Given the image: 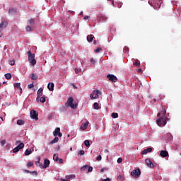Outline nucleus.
<instances>
[{
  "label": "nucleus",
  "instance_id": "a18cd8bd",
  "mask_svg": "<svg viewBox=\"0 0 181 181\" xmlns=\"http://www.w3.org/2000/svg\"><path fill=\"white\" fill-rule=\"evenodd\" d=\"M101 50V48H97L95 49V53H100V51Z\"/></svg>",
  "mask_w": 181,
  "mask_h": 181
},
{
  "label": "nucleus",
  "instance_id": "f03ea898",
  "mask_svg": "<svg viewBox=\"0 0 181 181\" xmlns=\"http://www.w3.org/2000/svg\"><path fill=\"white\" fill-rule=\"evenodd\" d=\"M27 54L28 56V62L30 63L31 66H35L36 64V59H35V54H32V52L29 50L27 52Z\"/></svg>",
  "mask_w": 181,
  "mask_h": 181
},
{
  "label": "nucleus",
  "instance_id": "774afa93",
  "mask_svg": "<svg viewBox=\"0 0 181 181\" xmlns=\"http://www.w3.org/2000/svg\"><path fill=\"white\" fill-rule=\"evenodd\" d=\"M119 177L121 179V177H122V176L119 175Z\"/></svg>",
  "mask_w": 181,
  "mask_h": 181
},
{
  "label": "nucleus",
  "instance_id": "338daca9",
  "mask_svg": "<svg viewBox=\"0 0 181 181\" xmlns=\"http://www.w3.org/2000/svg\"><path fill=\"white\" fill-rule=\"evenodd\" d=\"M70 151H73V147H71V148H70Z\"/></svg>",
  "mask_w": 181,
  "mask_h": 181
},
{
  "label": "nucleus",
  "instance_id": "49530a36",
  "mask_svg": "<svg viewBox=\"0 0 181 181\" xmlns=\"http://www.w3.org/2000/svg\"><path fill=\"white\" fill-rule=\"evenodd\" d=\"M134 66H135L136 67H137V66H139V62H138V61H136V62L134 63Z\"/></svg>",
  "mask_w": 181,
  "mask_h": 181
},
{
  "label": "nucleus",
  "instance_id": "dca6fc26",
  "mask_svg": "<svg viewBox=\"0 0 181 181\" xmlns=\"http://www.w3.org/2000/svg\"><path fill=\"white\" fill-rule=\"evenodd\" d=\"M88 121H86L83 124L81 125V129H82V131H84L86 129H87V127H88Z\"/></svg>",
  "mask_w": 181,
  "mask_h": 181
},
{
  "label": "nucleus",
  "instance_id": "052dcab7",
  "mask_svg": "<svg viewBox=\"0 0 181 181\" xmlns=\"http://www.w3.org/2000/svg\"><path fill=\"white\" fill-rule=\"evenodd\" d=\"M36 101H37V103L38 101H40V98H39V96H37Z\"/></svg>",
  "mask_w": 181,
  "mask_h": 181
},
{
  "label": "nucleus",
  "instance_id": "c9c22d12",
  "mask_svg": "<svg viewBox=\"0 0 181 181\" xmlns=\"http://www.w3.org/2000/svg\"><path fill=\"white\" fill-rule=\"evenodd\" d=\"M28 22L30 25H33L35 23V20H33V18H30L28 20Z\"/></svg>",
  "mask_w": 181,
  "mask_h": 181
},
{
  "label": "nucleus",
  "instance_id": "f704fd0d",
  "mask_svg": "<svg viewBox=\"0 0 181 181\" xmlns=\"http://www.w3.org/2000/svg\"><path fill=\"white\" fill-rule=\"evenodd\" d=\"M166 136H168V139H173V136L170 133L167 134Z\"/></svg>",
  "mask_w": 181,
  "mask_h": 181
},
{
  "label": "nucleus",
  "instance_id": "aec40b11",
  "mask_svg": "<svg viewBox=\"0 0 181 181\" xmlns=\"http://www.w3.org/2000/svg\"><path fill=\"white\" fill-rule=\"evenodd\" d=\"M57 142H59V137L55 136V138L52 141H51L49 145H53V144H57Z\"/></svg>",
  "mask_w": 181,
  "mask_h": 181
},
{
  "label": "nucleus",
  "instance_id": "a19ab883",
  "mask_svg": "<svg viewBox=\"0 0 181 181\" xmlns=\"http://www.w3.org/2000/svg\"><path fill=\"white\" fill-rule=\"evenodd\" d=\"M35 87V85H33V83L29 84L28 86V88H33Z\"/></svg>",
  "mask_w": 181,
  "mask_h": 181
},
{
  "label": "nucleus",
  "instance_id": "39448f33",
  "mask_svg": "<svg viewBox=\"0 0 181 181\" xmlns=\"http://www.w3.org/2000/svg\"><path fill=\"white\" fill-rule=\"evenodd\" d=\"M131 175L133 176V177H139V176H141V170L139 168L134 170L132 171Z\"/></svg>",
  "mask_w": 181,
  "mask_h": 181
},
{
  "label": "nucleus",
  "instance_id": "f8f14e48",
  "mask_svg": "<svg viewBox=\"0 0 181 181\" xmlns=\"http://www.w3.org/2000/svg\"><path fill=\"white\" fill-rule=\"evenodd\" d=\"M165 115H166V110L163 107H162L161 112L158 113L157 117H163V118H165Z\"/></svg>",
  "mask_w": 181,
  "mask_h": 181
},
{
  "label": "nucleus",
  "instance_id": "393cba45",
  "mask_svg": "<svg viewBox=\"0 0 181 181\" xmlns=\"http://www.w3.org/2000/svg\"><path fill=\"white\" fill-rule=\"evenodd\" d=\"M37 78H38L37 74H33L31 75V80H37Z\"/></svg>",
  "mask_w": 181,
  "mask_h": 181
},
{
  "label": "nucleus",
  "instance_id": "5701e85b",
  "mask_svg": "<svg viewBox=\"0 0 181 181\" xmlns=\"http://www.w3.org/2000/svg\"><path fill=\"white\" fill-rule=\"evenodd\" d=\"M15 88H20L21 93H22V88H21V83H14Z\"/></svg>",
  "mask_w": 181,
  "mask_h": 181
},
{
  "label": "nucleus",
  "instance_id": "b1692460",
  "mask_svg": "<svg viewBox=\"0 0 181 181\" xmlns=\"http://www.w3.org/2000/svg\"><path fill=\"white\" fill-rule=\"evenodd\" d=\"M17 11H18L16 10V8H11L9 9L8 13H11V14L16 13Z\"/></svg>",
  "mask_w": 181,
  "mask_h": 181
},
{
  "label": "nucleus",
  "instance_id": "412c9836",
  "mask_svg": "<svg viewBox=\"0 0 181 181\" xmlns=\"http://www.w3.org/2000/svg\"><path fill=\"white\" fill-rule=\"evenodd\" d=\"M93 39H94V35H89L87 36L88 42H93Z\"/></svg>",
  "mask_w": 181,
  "mask_h": 181
},
{
  "label": "nucleus",
  "instance_id": "e2e57ef3",
  "mask_svg": "<svg viewBox=\"0 0 181 181\" xmlns=\"http://www.w3.org/2000/svg\"><path fill=\"white\" fill-rule=\"evenodd\" d=\"M60 180H61V181H67L68 180H67V178H66V179L61 178Z\"/></svg>",
  "mask_w": 181,
  "mask_h": 181
},
{
  "label": "nucleus",
  "instance_id": "9b49d317",
  "mask_svg": "<svg viewBox=\"0 0 181 181\" xmlns=\"http://www.w3.org/2000/svg\"><path fill=\"white\" fill-rule=\"evenodd\" d=\"M146 163L148 166V168H151L152 169H153V168H155V165L153 164V163H152V161H151V159L147 158L146 159Z\"/></svg>",
  "mask_w": 181,
  "mask_h": 181
},
{
  "label": "nucleus",
  "instance_id": "13d9d810",
  "mask_svg": "<svg viewBox=\"0 0 181 181\" xmlns=\"http://www.w3.org/2000/svg\"><path fill=\"white\" fill-rule=\"evenodd\" d=\"M102 181H111V179L110 178H106L105 180H102Z\"/></svg>",
  "mask_w": 181,
  "mask_h": 181
},
{
  "label": "nucleus",
  "instance_id": "c756f323",
  "mask_svg": "<svg viewBox=\"0 0 181 181\" xmlns=\"http://www.w3.org/2000/svg\"><path fill=\"white\" fill-rule=\"evenodd\" d=\"M53 159L54 160H56V162L57 160H59V154H54Z\"/></svg>",
  "mask_w": 181,
  "mask_h": 181
},
{
  "label": "nucleus",
  "instance_id": "680f3d73",
  "mask_svg": "<svg viewBox=\"0 0 181 181\" xmlns=\"http://www.w3.org/2000/svg\"><path fill=\"white\" fill-rule=\"evenodd\" d=\"M156 1H158V5L159 6H160V4H162V1L160 0H156Z\"/></svg>",
  "mask_w": 181,
  "mask_h": 181
},
{
  "label": "nucleus",
  "instance_id": "1a4fd4ad",
  "mask_svg": "<svg viewBox=\"0 0 181 181\" xmlns=\"http://www.w3.org/2000/svg\"><path fill=\"white\" fill-rule=\"evenodd\" d=\"M53 135H54V136H59V138H62V136H63V134H62V132H60V128L59 127H57L55 129V130L53 132Z\"/></svg>",
  "mask_w": 181,
  "mask_h": 181
},
{
  "label": "nucleus",
  "instance_id": "3c124183",
  "mask_svg": "<svg viewBox=\"0 0 181 181\" xmlns=\"http://www.w3.org/2000/svg\"><path fill=\"white\" fill-rule=\"evenodd\" d=\"M37 159H38V160L37 162H35V165L40 163V157H38Z\"/></svg>",
  "mask_w": 181,
  "mask_h": 181
},
{
  "label": "nucleus",
  "instance_id": "0e129e2a",
  "mask_svg": "<svg viewBox=\"0 0 181 181\" xmlns=\"http://www.w3.org/2000/svg\"><path fill=\"white\" fill-rule=\"evenodd\" d=\"M18 144H21V141H17L16 142V145H18Z\"/></svg>",
  "mask_w": 181,
  "mask_h": 181
},
{
  "label": "nucleus",
  "instance_id": "2eb2a0df",
  "mask_svg": "<svg viewBox=\"0 0 181 181\" xmlns=\"http://www.w3.org/2000/svg\"><path fill=\"white\" fill-rule=\"evenodd\" d=\"M47 88L49 91H53L54 90V83L49 82L48 83Z\"/></svg>",
  "mask_w": 181,
  "mask_h": 181
},
{
  "label": "nucleus",
  "instance_id": "4d7b16f0",
  "mask_svg": "<svg viewBox=\"0 0 181 181\" xmlns=\"http://www.w3.org/2000/svg\"><path fill=\"white\" fill-rule=\"evenodd\" d=\"M83 19H85V21H87L88 19H90V16H86Z\"/></svg>",
  "mask_w": 181,
  "mask_h": 181
},
{
  "label": "nucleus",
  "instance_id": "a878e982",
  "mask_svg": "<svg viewBox=\"0 0 181 181\" xmlns=\"http://www.w3.org/2000/svg\"><path fill=\"white\" fill-rule=\"evenodd\" d=\"M32 153V150L30 149H26L25 151V156H28Z\"/></svg>",
  "mask_w": 181,
  "mask_h": 181
},
{
  "label": "nucleus",
  "instance_id": "58836bf2",
  "mask_svg": "<svg viewBox=\"0 0 181 181\" xmlns=\"http://www.w3.org/2000/svg\"><path fill=\"white\" fill-rule=\"evenodd\" d=\"M27 166H28V168H30V167L33 166V162H28V163H27Z\"/></svg>",
  "mask_w": 181,
  "mask_h": 181
},
{
  "label": "nucleus",
  "instance_id": "ea45409f",
  "mask_svg": "<svg viewBox=\"0 0 181 181\" xmlns=\"http://www.w3.org/2000/svg\"><path fill=\"white\" fill-rule=\"evenodd\" d=\"M88 165H83L81 168V170H86V169H88Z\"/></svg>",
  "mask_w": 181,
  "mask_h": 181
},
{
  "label": "nucleus",
  "instance_id": "6e6552de",
  "mask_svg": "<svg viewBox=\"0 0 181 181\" xmlns=\"http://www.w3.org/2000/svg\"><path fill=\"white\" fill-rule=\"evenodd\" d=\"M24 147H25V144L23 143H20V144L18 146H16L13 149V153H16V152H19V151H21V149H23V148Z\"/></svg>",
  "mask_w": 181,
  "mask_h": 181
},
{
  "label": "nucleus",
  "instance_id": "c85d7f7f",
  "mask_svg": "<svg viewBox=\"0 0 181 181\" xmlns=\"http://www.w3.org/2000/svg\"><path fill=\"white\" fill-rule=\"evenodd\" d=\"M40 103H46V98H45V96L41 97L40 98Z\"/></svg>",
  "mask_w": 181,
  "mask_h": 181
},
{
  "label": "nucleus",
  "instance_id": "de8ad7c7",
  "mask_svg": "<svg viewBox=\"0 0 181 181\" xmlns=\"http://www.w3.org/2000/svg\"><path fill=\"white\" fill-rule=\"evenodd\" d=\"M122 158H119L117 159V163H122Z\"/></svg>",
  "mask_w": 181,
  "mask_h": 181
},
{
  "label": "nucleus",
  "instance_id": "c03bdc74",
  "mask_svg": "<svg viewBox=\"0 0 181 181\" xmlns=\"http://www.w3.org/2000/svg\"><path fill=\"white\" fill-rule=\"evenodd\" d=\"M85 152H84V150H81L79 152H78V155H84Z\"/></svg>",
  "mask_w": 181,
  "mask_h": 181
},
{
  "label": "nucleus",
  "instance_id": "f257e3e1",
  "mask_svg": "<svg viewBox=\"0 0 181 181\" xmlns=\"http://www.w3.org/2000/svg\"><path fill=\"white\" fill-rule=\"evenodd\" d=\"M74 101V99L73 97H70L68 98L67 102L65 103L66 107H70L72 110H76L77 109V103H73Z\"/></svg>",
  "mask_w": 181,
  "mask_h": 181
},
{
  "label": "nucleus",
  "instance_id": "bf43d9fd",
  "mask_svg": "<svg viewBox=\"0 0 181 181\" xmlns=\"http://www.w3.org/2000/svg\"><path fill=\"white\" fill-rule=\"evenodd\" d=\"M102 19H103V21H107V17L103 16V17H102Z\"/></svg>",
  "mask_w": 181,
  "mask_h": 181
},
{
  "label": "nucleus",
  "instance_id": "f3484780",
  "mask_svg": "<svg viewBox=\"0 0 181 181\" xmlns=\"http://www.w3.org/2000/svg\"><path fill=\"white\" fill-rule=\"evenodd\" d=\"M149 152H152V148L148 147L146 149H144L142 152H141V155H146V153H149Z\"/></svg>",
  "mask_w": 181,
  "mask_h": 181
},
{
  "label": "nucleus",
  "instance_id": "bb28decb",
  "mask_svg": "<svg viewBox=\"0 0 181 181\" xmlns=\"http://www.w3.org/2000/svg\"><path fill=\"white\" fill-rule=\"evenodd\" d=\"M93 107H94V109L95 110H100V105H98V103H95L94 104H93Z\"/></svg>",
  "mask_w": 181,
  "mask_h": 181
},
{
  "label": "nucleus",
  "instance_id": "69168bd1",
  "mask_svg": "<svg viewBox=\"0 0 181 181\" xmlns=\"http://www.w3.org/2000/svg\"><path fill=\"white\" fill-rule=\"evenodd\" d=\"M25 172H27V173H30V171L29 170H25Z\"/></svg>",
  "mask_w": 181,
  "mask_h": 181
},
{
  "label": "nucleus",
  "instance_id": "e433bc0d",
  "mask_svg": "<svg viewBox=\"0 0 181 181\" xmlns=\"http://www.w3.org/2000/svg\"><path fill=\"white\" fill-rule=\"evenodd\" d=\"M112 117V118H118V113L113 112Z\"/></svg>",
  "mask_w": 181,
  "mask_h": 181
},
{
  "label": "nucleus",
  "instance_id": "72a5a7b5",
  "mask_svg": "<svg viewBox=\"0 0 181 181\" xmlns=\"http://www.w3.org/2000/svg\"><path fill=\"white\" fill-rule=\"evenodd\" d=\"M25 30H27V32H32V27H30V25H28L25 28Z\"/></svg>",
  "mask_w": 181,
  "mask_h": 181
},
{
  "label": "nucleus",
  "instance_id": "7ed1b4c3",
  "mask_svg": "<svg viewBox=\"0 0 181 181\" xmlns=\"http://www.w3.org/2000/svg\"><path fill=\"white\" fill-rule=\"evenodd\" d=\"M156 122L158 127H165V124L167 123L166 117H163V116H161L158 117V119H157Z\"/></svg>",
  "mask_w": 181,
  "mask_h": 181
},
{
  "label": "nucleus",
  "instance_id": "0eeeda50",
  "mask_svg": "<svg viewBox=\"0 0 181 181\" xmlns=\"http://www.w3.org/2000/svg\"><path fill=\"white\" fill-rule=\"evenodd\" d=\"M107 78H108L110 81H112V83H117V81H118V78L113 74H108Z\"/></svg>",
  "mask_w": 181,
  "mask_h": 181
},
{
  "label": "nucleus",
  "instance_id": "473e14b6",
  "mask_svg": "<svg viewBox=\"0 0 181 181\" xmlns=\"http://www.w3.org/2000/svg\"><path fill=\"white\" fill-rule=\"evenodd\" d=\"M10 66H15V61L14 59L8 61Z\"/></svg>",
  "mask_w": 181,
  "mask_h": 181
},
{
  "label": "nucleus",
  "instance_id": "09e8293b",
  "mask_svg": "<svg viewBox=\"0 0 181 181\" xmlns=\"http://www.w3.org/2000/svg\"><path fill=\"white\" fill-rule=\"evenodd\" d=\"M90 63H91L92 64H95V60L94 59L91 58V59H90Z\"/></svg>",
  "mask_w": 181,
  "mask_h": 181
},
{
  "label": "nucleus",
  "instance_id": "8fccbe9b",
  "mask_svg": "<svg viewBox=\"0 0 181 181\" xmlns=\"http://www.w3.org/2000/svg\"><path fill=\"white\" fill-rule=\"evenodd\" d=\"M30 173H31L32 175H35V176H37V172L36 171H33V172H30Z\"/></svg>",
  "mask_w": 181,
  "mask_h": 181
},
{
  "label": "nucleus",
  "instance_id": "cd10ccee",
  "mask_svg": "<svg viewBox=\"0 0 181 181\" xmlns=\"http://www.w3.org/2000/svg\"><path fill=\"white\" fill-rule=\"evenodd\" d=\"M23 124H25V121H23V119L17 120V124L18 125H23Z\"/></svg>",
  "mask_w": 181,
  "mask_h": 181
},
{
  "label": "nucleus",
  "instance_id": "5fc2aeb1",
  "mask_svg": "<svg viewBox=\"0 0 181 181\" xmlns=\"http://www.w3.org/2000/svg\"><path fill=\"white\" fill-rule=\"evenodd\" d=\"M105 170H108V168H103L101 169L100 172L103 173V172H104Z\"/></svg>",
  "mask_w": 181,
  "mask_h": 181
},
{
  "label": "nucleus",
  "instance_id": "20e7f679",
  "mask_svg": "<svg viewBox=\"0 0 181 181\" xmlns=\"http://www.w3.org/2000/svg\"><path fill=\"white\" fill-rule=\"evenodd\" d=\"M102 93L100 91V90H95L92 92V93L90 95V97L91 100L97 99L100 95H101Z\"/></svg>",
  "mask_w": 181,
  "mask_h": 181
},
{
  "label": "nucleus",
  "instance_id": "4468645a",
  "mask_svg": "<svg viewBox=\"0 0 181 181\" xmlns=\"http://www.w3.org/2000/svg\"><path fill=\"white\" fill-rule=\"evenodd\" d=\"M160 156H161V158H166L169 156V153H168L167 151H161L160 152Z\"/></svg>",
  "mask_w": 181,
  "mask_h": 181
},
{
  "label": "nucleus",
  "instance_id": "37998d69",
  "mask_svg": "<svg viewBox=\"0 0 181 181\" xmlns=\"http://www.w3.org/2000/svg\"><path fill=\"white\" fill-rule=\"evenodd\" d=\"M57 162H58V163H63V159H62V158H58V160H57Z\"/></svg>",
  "mask_w": 181,
  "mask_h": 181
},
{
  "label": "nucleus",
  "instance_id": "ddd939ff",
  "mask_svg": "<svg viewBox=\"0 0 181 181\" xmlns=\"http://www.w3.org/2000/svg\"><path fill=\"white\" fill-rule=\"evenodd\" d=\"M6 26H8V22L2 21L0 23V30H4V29L6 28Z\"/></svg>",
  "mask_w": 181,
  "mask_h": 181
},
{
  "label": "nucleus",
  "instance_id": "2f4dec72",
  "mask_svg": "<svg viewBox=\"0 0 181 181\" xmlns=\"http://www.w3.org/2000/svg\"><path fill=\"white\" fill-rule=\"evenodd\" d=\"M84 144L87 146V148H88V146H90V141L86 140L84 141Z\"/></svg>",
  "mask_w": 181,
  "mask_h": 181
},
{
  "label": "nucleus",
  "instance_id": "6e6d98bb",
  "mask_svg": "<svg viewBox=\"0 0 181 181\" xmlns=\"http://www.w3.org/2000/svg\"><path fill=\"white\" fill-rule=\"evenodd\" d=\"M2 122H4V117H0V125L2 124Z\"/></svg>",
  "mask_w": 181,
  "mask_h": 181
},
{
  "label": "nucleus",
  "instance_id": "864d4df0",
  "mask_svg": "<svg viewBox=\"0 0 181 181\" xmlns=\"http://www.w3.org/2000/svg\"><path fill=\"white\" fill-rule=\"evenodd\" d=\"M88 172H93V167H88Z\"/></svg>",
  "mask_w": 181,
  "mask_h": 181
},
{
  "label": "nucleus",
  "instance_id": "6ab92c4d",
  "mask_svg": "<svg viewBox=\"0 0 181 181\" xmlns=\"http://www.w3.org/2000/svg\"><path fill=\"white\" fill-rule=\"evenodd\" d=\"M66 179L69 180V179H76V175L71 174L66 176Z\"/></svg>",
  "mask_w": 181,
  "mask_h": 181
},
{
  "label": "nucleus",
  "instance_id": "9d476101",
  "mask_svg": "<svg viewBox=\"0 0 181 181\" xmlns=\"http://www.w3.org/2000/svg\"><path fill=\"white\" fill-rule=\"evenodd\" d=\"M49 165H50V160H49V159H45L44 165L40 164V168H42L43 169H46V168H49Z\"/></svg>",
  "mask_w": 181,
  "mask_h": 181
},
{
  "label": "nucleus",
  "instance_id": "7c9ffc66",
  "mask_svg": "<svg viewBox=\"0 0 181 181\" xmlns=\"http://www.w3.org/2000/svg\"><path fill=\"white\" fill-rule=\"evenodd\" d=\"M75 73H76V74H78V73H81V69L76 68L75 69Z\"/></svg>",
  "mask_w": 181,
  "mask_h": 181
},
{
  "label": "nucleus",
  "instance_id": "423d86ee",
  "mask_svg": "<svg viewBox=\"0 0 181 181\" xmlns=\"http://www.w3.org/2000/svg\"><path fill=\"white\" fill-rule=\"evenodd\" d=\"M30 117L33 118V119H35V121H37L39 119V113L35 110H32L30 111Z\"/></svg>",
  "mask_w": 181,
  "mask_h": 181
},
{
  "label": "nucleus",
  "instance_id": "4c0bfd02",
  "mask_svg": "<svg viewBox=\"0 0 181 181\" xmlns=\"http://www.w3.org/2000/svg\"><path fill=\"white\" fill-rule=\"evenodd\" d=\"M123 50L124 53H128V52H129V48L128 47H124Z\"/></svg>",
  "mask_w": 181,
  "mask_h": 181
},
{
  "label": "nucleus",
  "instance_id": "603ef678",
  "mask_svg": "<svg viewBox=\"0 0 181 181\" xmlns=\"http://www.w3.org/2000/svg\"><path fill=\"white\" fill-rule=\"evenodd\" d=\"M101 159H102L101 156H99L97 157V160H98V162H100V160H101Z\"/></svg>",
  "mask_w": 181,
  "mask_h": 181
},
{
  "label": "nucleus",
  "instance_id": "a211bd4d",
  "mask_svg": "<svg viewBox=\"0 0 181 181\" xmlns=\"http://www.w3.org/2000/svg\"><path fill=\"white\" fill-rule=\"evenodd\" d=\"M37 94L38 98H40V97L43 95V88H40L39 90H37Z\"/></svg>",
  "mask_w": 181,
  "mask_h": 181
},
{
  "label": "nucleus",
  "instance_id": "79ce46f5",
  "mask_svg": "<svg viewBox=\"0 0 181 181\" xmlns=\"http://www.w3.org/2000/svg\"><path fill=\"white\" fill-rule=\"evenodd\" d=\"M5 144H6V140H3L1 141V146H4V145H5Z\"/></svg>",
  "mask_w": 181,
  "mask_h": 181
},
{
  "label": "nucleus",
  "instance_id": "4be33fe9",
  "mask_svg": "<svg viewBox=\"0 0 181 181\" xmlns=\"http://www.w3.org/2000/svg\"><path fill=\"white\" fill-rule=\"evenodd\" d=\"M6 77V80H11L12 78V74L11 73H7L4 75Z\"/></svg>",
  "mask_w": 181,
  "mask_h": 181
}]
</instances>
